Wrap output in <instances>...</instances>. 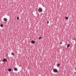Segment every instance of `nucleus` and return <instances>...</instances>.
<instances>
[{
    "label": "nucleus",
    "instance_id": "1",
    "mask_svg": "<svg viewBox=\"0 0 76 76\" xmlns=\"http://www.w3.org/2000/svg\"><path fill=\"white\" fill-rule=\"evenodd\" d=\"M38 11H39V12L41 13V12H42V8L39 7L38 9Z\"/></svg>",
    "mask_w": 76,
    "mask_h": 76
},
{
    "label": "nucleus",
    "instance_id": "2",
    "mask_svg": "<svg viewBox=\"0 0 76 76\" xmlns=\"http://www.w3.org/2000/svg\"><path fill=\"white\" fill-rule=\"evenodd\" d=\"M53 72L55 73H57L58 72V70L56 69H53Z\"/></svg>",
    "mask_w": 76,
    "mask_h": 76
},
{
    "label": "nucleus",
    "instance_id": "3",
    "mask_svg": "<svg viewBox=\"0 0 76 76\" xmlns=\"http://www.w3.org/2000/svg\"><path fill=\"white\" fill-rule=\"evenodd\" d=\"M2 61L3 62H7V60L6 58H4L3 59Z\"/></svg>",
    "mask_w": 76,
    "mask_h": 76
},
{
    "label": "nucleus",
    "instance_id": "4",
    "mask_svg": "<svg viewBox=\"0 0 76 76\" xmlns=\"http://www.w3.org/2000/svg\"><path fill=\"white\" fill-rule=\"evenodd\" d=\"M3 20L4 21H5V22H6V21H7V19L6 18H4Z\"/></svg>",
    "mask_w": 76,
    "mask_h": 76
},
{
    "label": "nucleus",
    "instance_id": "5",
    "mask_svg": "<svg viewBox=\"0 0 76 76\" xmlns=\"http://www.w3.org/2000/svg\"><path fill=\"white\" fill-rule=\"evenodd\" d=\"M8 72H11L12 69L11 68H9L8 70Z\"/></svg>",
    "mask_w": 76,
    "mask_h": 76
},
{
    "label": "nucleus",
    "instance_id": "6",
    "mask_svg": "<svg viewBox=\"0 0 76 76\" xmlns=\"http://www.w3.org/2000/svg\"><path fill=\"white\" fill-rule=\"evenodd\" d=\"M31 43H32V44H34V43H35V42L34 40L31 41Z\"/></svg>",
    "mask_w": 76,
    "mask_h": 76
},
{
    "label": "nucleus",
    "instance_id": "7",
    "mask_svg": "<svg viewBox=\"0 0 76 76\" xmlns=\"http://www.w3.org/2000/svg\"><path fill=\"white\" fill-rule=\"evenodd\" d=\"M14 70L15 71H17L18 70V69L17 68H15L14 69Z\"/></svg>",
    "mask_w": 76,
    "mask_h": 76
},
{
    "label": "nucleus",
    "instance_id": "8",
    "mask_svg": "<svg viewBox=\"0 0 76 76\" xmlns=\"http://www.w3.org/2000/svg\"><path fill=\"white\" fill-rule=\"evenodd\" d=\"M70 47V44H68L67 45V48H69Z\"/></svg>",
    "mask_w": 76,
    "mask_h": 76
},
{
    "label": "nucleus",
    "instance_id": "9",
    "mask_svg": "<svg viewBox=\"0 0 76 76\" xmlns=\"http://www.w3.org/2000/svg\"><path fill=\"white\" fill-rule=\"evenodd\" d=\"M65 18L66 19V20H68V19H69V18L68 17H65Z\"/></svg>",
    "mask_w": 76,
    "mask_h": 76
},
{
    "label": "nucleus",
    "instance_id": "10",
    "mask_svg": "<svg viewBox=\"0 0 76 76\" xmlns=\"http://www.w3.org/2000/svg\"><path fill=\"white\" fill-rule=\"evenodd\" d=\"M60 66V64H58L57 65V66H58H58Z\"/></svg>",
    "mask_w": 76,
    "mask_h": 76
},
{
    "label": "nucleus",
    "instance_id": "11",
    "mask_svg": "<svg viewBox=\"0 0 76 76\" xmlns=\"http://www.w3.org/2000/svg\"><path fill=\"white\" fill-rule=\"evenodd\" d=\"M0 26L2 28L3 27V25L2 24H1Z\"/></svg>",
    "mask_w": 76,
    "mask_h": 76
},
{
    "label": "nucleus",
    "instance_id": "12",
    "mask_svg": "<svg viewBox=\"0 0 76 76\" xmlns=\"http://www.w3.org/2000/svg\"><path fill=\"white\" fill-rule=\"evenodd\" d=\"M11 54H12V56H14V55H15V53H12Z\"/></svg>",
    "mask_w": 76,
    "mask_h": 76
},
{
    "label": "nucleus",
    "instance_id": "13",
    "mask_svg": "<svg viewBox=\"0 0 76 76\" xmlns=\"http://www.w3.org/2000/svg\"><path fill=\"white\" fill-rule=\"evenodd\" d=\"M17 20H19V17H17Z\"/></svg>",
    "mask_w": 76,
    "mask_h": 76
},
{
    "label": "nucleus",
    "instance_id": "14",
    "mask_svg": "<svg viewBox=\"0 0 76 76\" xmlns=\"http://www.w3.org/2000/svg\"><path fill=\"white\" fill-rule=\"evenodd\" d=\"M42 38V37H40L39 38V39H41Z\"/></svg>",
    "mask_w": 76,
    "mask_h": 76
},
{
    "label": "nucleus",
    "instance_id": "15",
    "mask_svg": "<svg viewBox=\"0 0 76 76\" xmlns=\"http://www.w3.org/2000/svg\"><path fill=\"white\" fill-rule=\"evenodd\" d=\"M47 23H48V24L49 23V21H47Z\"/></svg>",
    "mask_w": 76,
    "mask_h": 76
},
{
    "label": "nucleus",
    "instance_id": "16",
    "mask_svg": "<svg viewBox=\"0 0 76 76\" xmlns=\"http://www.w3.org/2000/svg\"><path fill=\"white\" fill-rule=\"evenodd\" d=\"M62 44V42H61L60 43V44Z\"/></svg>",
    "mask_w": 76,
    "mask_h": 76
},
{
    "label": "nucleus",
    "instance_id": "17",
    "mask_svg": "<svg viewBox=\"0 0 76 76\" xmlns=\"http://www.w3.org/2000/svg\"><path fill=\"white\" fill-rule=\"evenodd\" d=\"M7 22H3L4 23H6Z\"/></svg>",
    "mask_w": 76,
    "mask_h": 76
},
{
    "label": "nucleus",
    "instance_id": "18",
    "mask_svg": "<svg viewBox=\"0 0 76 76\" xmlns=\"http://www.w3.org/2000/svg\"><path fill=\"white\" fill-rule=\"evenodd\" d=\"M10 0L12 1H13V0Z\"/></svg>",
    "mask_w": 76,
    "mask_h": 76
},
{
    "label": "nucleus",
    "instance_id": "19",
    "mask_svg": "<svg viewBox=\"0 0 76 76\" xmlns=\"http://www.w3.org/2000/svg\"><path fill=\"white\" fill-rule=\"evenodd\" d=\"M38 13V12H37L36 13L37 14Z\"/></svg>",
    "mask_w": 76,
    "mask_h": 76
},
{
    "label": "nucleus",
    "instance_id": "20",
    "mask_svg": "<svg viewBox=\"0 0 76 76\" xmlns=\"http://www.w3.org/2000/svg\"><path fill=\"white\" fill-rule=\"evenodd\" d=\"M75 70L76 71V68H75Z\"/></svg>",
    "mask_w": 76,
    "mask_h": 76
}]
</instances>
